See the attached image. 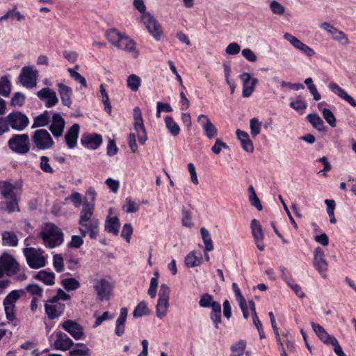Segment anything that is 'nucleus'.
<instances>
[{
	"label": "nucleus",
	"mask_w": 356,
	"mask_h": 356,
	"mask_svg": "<svg viewBox=\"0 0 356 356\" xmlns=\"http://www.w3.org/2000/svg\"><path fill=\"white\" fill-rule=\"evenodd\" d=\"M92 207L85 205L80 211L79 230L82 236L88 235L91 239H96L99 233V220L93 217Z\"/></svg>",
	"instance_id": "nucleus-1"
},
{
	"label": "nucleus",
	"mask_w": 356,
	"mask_h": 356,
	"mask_svg": "<svg viewBox=\"0 0 356 356\" xmlns=\"http://www.w3.org/2000/svg\"><path fill=\"white\" fill-rule=\"evenodd\" d=\"M106 38L118 49L131 54L134 58L138 56V51L135 47V42L128 35L120 33L115 29H111L106 31Z\"/></svg>",
	"instance_id": "nucleus-2"
},
{
	"label": "nucleus",
	"mask_w": 356,
	"mask_h": 356,
	"mask_svg": "<svg viewBox=\"0 0 356 356\" xmlns=\"http://www.w3.org/2000/svg\"><path fill=\"white\" fill-rule=\"evenodd\" d=\"M47 248H54L63 243L62 230L54 224L48 223L40 234Z\"/></svg>",
	"instance_id": "nucleus-3"
},
{
	"label": "nucleus",
	"mask_w": 356,
	"mask_h": 356,
	"mask_svg": "<svg viewBox=\"0 0 356 356\" xmlns=\"http://www.w3.org/2000/svg\"><path fill=\"white\" fill-rule=\"evenodd\" d=\"M20 271V266L10 254L3 253L0 256V278L6 275L13 277Z\"/></svg>",
	"instance_id": "nucleus-4"
},
{
	"label": "nucleus",
	"mask_w": 356,
	"mask_h": 356,
	"mask_svg": "<svg viewBox=\"0 0 356 356\" xmlns=\"http://www.w3.org/2000/svg\"><path fill=\"white\" fill-rule=\"evenodd\" d=\"M8 145L13 152L19 154H25L30 150V140L26 134L14 135L9 139Z\"/></svg>",
	"instance_id": "nucleus-5"
},
{
	"label": "nucleus",
	"mask_w": 356,
	"mask_h": 356,
	"mask_svg": "<svg viewBox=\"0 0 356 356\" xmlns=\"http://www.w3.org/2000/svg\"><path fill=\"white\" fill-rule=\"evenodd\" d=\"M170 289L166 284H162L159 291V299L156 307V316L163 318L166 316L169 307Z\"/></svg>",
	"instance_id": "nucleus-6"
},
{
	"label": "nucleus",
	"mask_w": 356,
	"mask_h": 356,
	"mask_svg": "<svg viewBox=\"0 0 356 356\" xmlns=\"http://www.w3.org/2000/svg\"><path fill=\"white\" fill-rule=\"evenodd\" d=\"M32 141L35 146L41 150L51 149L54 145V142L49 133L43 129H38L33 132Z\"/></svg>",
	"instance_id": "nucleus-7"
},
{
	"label": "nucleus",
	"mask_w": 356,
	"mask_h": 356,
	"mask_svg": "<svg viewBox=\"0 0 356 356\" xmlns=\"http://www.w3.org/2000/svg\"><path fill=\"white\" fill-rule=\"evenodd\" d=\"M140 19L152 36L156 40L159 41L162 37L163 31L157 19L149 13L142 15Z\"/></svg>",
	"instance_id": "nucleus-8"
},
{
	"label": "nucleus",
	"mask_w": 356,
	"mask_h": 356,
	"mask_svg": "<svg viewBox=\"0 0 356 356\" xmlns=\"http://www.w3.org/2000/svg\"><path fill=\"white\" fill-rule=\"evenodd\" d=\"M24 254L28 265L31 268L38 269L45 266L46 259L40 250L33 248H24Z\"/></svg>",
	"instance_id": "nucleus-9"
},
{
	"label": "nucleus",
	"mask_w": 356,
	"mask_h": 356,
	"mask_svg": "<svg viewBox=\"0 0 356 356\" xmlns=\"http://www.w3.org/2000/svg\"><path fill=\"white\" fill-rule=\"evenodd\" d=\"M38 76V72L33 67L25 66L22 69L19 81L23 86L33 88L37 85Z\"/></svg>",
	"instance_id": "nucleus-10"
},
{
	"label": "nucleus",
	"mask_w": 356,
	"mask_h": 356,
	"mask_svg": "<svg viewBox=\"0 0 356 356\" xmlns=\"http://www.w3.org/2000/svg\"><path fill=\"white\" fill-rule=\"evenodd\" d=\"M133 117L134 130L137 133L138 141L141 145H144L147 140V136L143 124L142 113L138 107L134 108Z\"/></svg>",
	"instance_id": "nucleus-11"
},
{
	"label": "nucleus",
	"mask_w": 356,
	"mask_h": 356,
	"mask_svg": "<svg viewBox=\"0 0 356 356\" xmlns=\"http://www.w3.org/2000/svg\"><path fill=\"white\" fill-rule=\"evenodd\" d=\"M8 123L13 129L23 131L29 124V118L19 111L10 113L8 115Z\"/></svg>",
	"instance_id": "nucleus-12"
},
{
	"label": "nucleus",
	"mask_w": 356,
	"mask_h": 356,
	"mask_svg": "<svg viewBox=\"0 0 356 356\" xmlns=\"http://www.w3.org/2000/svg\"><path fill=\"white\" fill-rule=\"evenodd\" d=\"M314 266L323 278L327 277L328 264L325 259L324 251L320 247L316 248L314 252Z\"/></svg>",
	"instance_id": "nucleus-13"
},
{
	"label": "nucleus",
	"mask_w": 356,
	"mask_h": 356,
	"mask_svg": "<svg viewBox=\"0 0 356 356\" xmlns=\"http://www.w3.org/2000/svg\"><path fill=\"white\" fill-rule=\"evenodd\" d=\"M113 284L106 279H99L94 285L97 296L100 300H108L113 290Z\"/></svg>",
	"instance_id": "nucleus-14"
},
{
	"label": "nucleus",
	"mask_w": 356,
	"mask_h": 356,
	"mask_svg": "<svg viewBox=\"0 0 356 356\" xmlns=\"http://www.w3.org/2000/svg\"><path fill=\"white\" fill-rule=\"evenodd\" d=\"M62 328L68 332L74 339L81 340L84 338L83 327L72 320H67L61 324Z\"/></svg>",
	"instance_id": "nucleus-15"
},
{
	"label": "nucleus",
	"mask_w": 356,
	"mask_h": 356,
	"mask_svg": "<svg viewBox=\"0 0 356 356\" xmlns=\"http://www.w3.org/2000/svg\"><path fill=\"white\" fill-rule=\"evenodd\" d=\"M250 228L252 235L253 236L257 248L261 251L264 250V234L260 222L256 219L252 220L250 223Z\"/></svg>",
	"instance_id": "nucleus-16"
},
{
	"label": "nucleus",
	"mask_w": 356,
	"mask_h": 356,
	"mask_svg": "<svg viewBox=\"0 0 356 356\" xmlns=\"http://www.w3.org/2000/svg\"><path fill=\"white\" fill-rule=\"evenodd\" d=\"M37 96L40 99L44 101L47 108H51L58 102L56 92L48 87L39 90L37 92Z\"/></svg>",
	"instance_id": "nucleus-17"
},
{
	"label": "nucleus",
	"mask_w": 356,
	"mask_h": 356,
	"mask_svg": "<svg viewBox=\"0 0 356 356\" xmlns=\"http://www.w3.org/2000/svg\"><path fill=\"white\" fill-rule=\"evenodd\" d=\"M240 79L243 81V96L249 97L254 90V88L258 83V79L252 77L250 74L244 72L240 75Z\"/></svg>",
	"instance_id": "nucleus-18"
},
{
	"label": "nucleus",
	"mask_w": 356,
	"mask_h": 356,
	"mask_svg": "<svg viewBox=\"0 0 356 356\" xmlns=\"http://www.w3.org/2000/svg\"><path fill=\"white\" fill-rule=\"evenodd\" d=\"M284 38L285 40L289 41L291 45L301 51L304 54H305L308 57H312L315 54V51L313 49L309 47L306 44L302 42L298 38L293 36L292 34L289 33H286L284 35Z\"/></svg>",
	"instance_id": "nucleus-19"
},
{
	"label": "nucleus",
	"mask_w": 356,
	"mask_h": 356,
	"mask_svg": "<svg viewBox=\"0 0 356 356\" xmlns=\"http://www.w3.org/2000/svg\"><path fill=\"white\" fill-rule=\"evenodd\" d=\"M81 143L88 149H96L102 143V138L98 134L86 133L82 135Z\"/></svg>",
	"instance_id": "nucleus-20"
},
{
	"label": "nucleus",
	"mask_w": 356,
	"mask_h": 356,
	"mask_svg": "<svg viewBox=\"0 0 356 356\" xmlns=\"http://www.w3.org/2000/svg\"><path fill=\"white\" fill-rule=\"evenodd\" d=\"M56 339L54 342V349L57 350H68L74 344L73 341L61 331L56 333Z\"/></svg>",
	"instance_id": "nucleus-21"
},
{
	"label": "nucleus",
	"mask_w": 356,
	"mask_h": 356,
	"mask_svg": "<svg viewBox=\"0 0 356 356\" xmlns=\"http://www.w3.org/2000/svg\"><path fill=\"white\" fill-rule=\"evenodd\" d=\"M65 125V121L60 115L59 113H54L52 115L49 130L55 138H59L63 135Z\"/></svg>",
	"instance_id": "nucleus-22"
},
{
	"label": "nucleus",
	"mask_w": 356,
	"mask_h": 356,
	"mask_svg": "<svg viewBox=\"0 0 356 356\" xmlns=\"http://www.w3.org/2000/svg\"><path fill=\"white\" fill-rule=\"evenodd\" d=\"M65 306L64 304L56 302L51 303L50 300L44 304L45 313L49 319H55L58 318L65 311Z\"/></svg>",
	"instance_id": "nucleus-23"
},
{
	"label": "nucleus",
	"mask_w": 356,
	"mask_h": 356,
	"mask_svg": "<svg viewBox=\"0 0 356 356\" xmlns=\"http://www.w3.org/2000/svg\"><path fill=\"white\" fill-rule=\"evenodd\" d=\"M321 27L330 33L334 40H337L345 45L349 44V39L348 36L343 31L338 30L330 23L323 22L321 24Z\"/></svg>",
	"instance_id": "nucleus-24"
},
{
	"label": "nucleus",
	"mask_w": 356,
	"mask_h": 356,
	"mask_svg": "<svg viewBox=\"0 0 356 356\" xmlns=\"http://www.w3.org/2000/svg\"><path fill=\"white\" fill-rule=\"evenodd\" d=\"M79 129L78 124H74L65 135V140L70 149H74L76 146Z\"/></svg>",
	"instance_id": "nucleus-25"
},
{
	"label": "nucleus",
	"mask_w": 356,
	"mask_h": 356,
	"mask_svg": "<svg viewBox=\"0 0 356 356\" xmlns=\"http://www.w3.org/2000/svg\"><path fill=\"white\" fill-rule=\"evenodd\" d=\"M58 90L62 104L70 108L72 105V89L61 83H58Z\"/></svg>",
	"instance_id": "nucleus-26"
},
{
	"label": "nucleus",
	"mask_w": 356,
	"mask_h": 356,
	"mask_svg": "<svg viewBox=\"0 0 356 356\" xmlns=\"http://www.w3.org/2000/svg\"><path fill=\"white\" fill-rule=\"evenodd\" d=\"M211 307V312L210 314V318L211 319L214 327L219 329V325L221 323V305L214 301L210 306Z\"/></svg>",
	"instance_id": "nucleus-27"
},
{
	"label": "nucleus",
	"mask_w": 356,
	"mask_h": 356,
	"mask_svg": "<svg viewBox=\"0 0 356 356\" xmlns=\"http://www.w3.org/2000/svg\"><path fill=\"white\" fill-rule=\"evenodd\" d=\"M128 310L126 307L120 309V316L118 318L115 323V333L116 335L120 337L124 333V323L127 317Z\"/></svg>",
	"instance_id": "nucleus-28"
},
{
	"label": "nucleus",
	"mask_w": 356,
	"mask_h": 356,
	"mask_svg": "<svg viewBox=\"0 0 356 356\" xmlns=\"http://www.w3.org/2000/svg\"><path fill=\"white\" fill-rule=\"evenodd\" d=\"M120 224L118 217H107L105 221V230L108 233L118 235L119 233Z\"/></svg>",
	"instance_id": "nucleus-29"
},
{
	"label": "nucleus",
	"mask_w": 356,
	"mask_h": 356,
	"mask_svg": "<svg viewBox=\"0 0 356 356\" xmlns=\"http://www.w3.org/2000/svg\"><path fill=\"white\" fill-rule=\"evenodd\" d=\"M202 261L201 254L197 255L195 252L188 253L184 259L185 264L188 268H194L200 266Z\"/></svg>",
	"instance_id": "nucleus-30"
},
{
	"label": "nucleus",
	"mask_w": 356,
	"mask_h": 356,
	"mask_svg": "<svg viewBox=\"0 0 356 356\" xmlns=\"http://www.w3.org/2000/svg\"><path fill=\"white\" fill-rule=\"evenodd\" d=\"M15 186L8 181H0V193L5 199L15 196Z\"/></svg>",
	"instance_id": "nucleus-31"
},
{
	"label": "nucleus",
	"mask_w": 356,
	"mask_h": 356,
	"mask_svg": "<svg viewBox=\"0 0 356 356\" xmlns=\"http://www.w3.org/2000/svg\"><path fill=\"white\" fill-rule=\"evenodd\" d=\"M50 122L49 112L44 111L42 114L36 116L33 120V124L32 129L37 127H44L47 125Z\"/></svg>",
	"instance_id": "nucleus-32"
},
{
	"label": "nucleus",
	"mask_w": 356,
	"mask_h": 356,
	"mask_svg": "<svg viewBox=\"0 0 356 356\" xmlns=\"http://www.w3.org/2000/svg\"><path fill=\"white\" fill-rule=\"evenodd\" d=\"M35 278L42 282L46 285H53L54 284L55 275L54 273L40 270L36 274Z\"/></svg>",
	"instance_id": "nucleus-33"
},
{
	"label": "nucleus",
	"mask_w": 356,
	"mask_h": 356,
	"mask_svg": "<svg viewBox=\"0 0 356 356\" xmlns=\"http://www.w3.org/2000/svg\"><path fill=\"white\" fill-rule=\"evenodd\" d=\"M2 241L4 245L15 247L18 243V238L15 234L11 232H4L2 234Z\"/></svg>",
	"instance_id": "nucleus-34"
},
{
	"label": "nucleus",
	"mask_w": 356,
	"mask_h": 356,
	"mask_svg": "<svg viewBox=\"0 0 356 356\" xmlns=\"http://www.w3.org/2000/svg\"><path fill=\"white\" fill-rule=\"evenodd\" d=\"M307 119L308 122L313 126L316 129L321 131L324 130V123L321 117L316 113H310L307 115Z\"/></svg>",
	"instance_id": "nucleus-35"
},
{
	"label": "nucleus",
	"mask_w": 356,
	"mask_h": 356,
	"mask_svg": "<svg viewBox=\"0 0 356 356\" xmlns=\"http://www.w3.org/2000/svg\"><path fill=\"white\" fill-rule=\"evenodd\" d=\"M200 233H201V236H202V240H203V242H204V246H205L204 251V252L212 251L213 250V241H212L210 233L204 227H202L200 229Z\"/></svg>",
	"instance_id": "nucleus-36"
},
{
	"label": "nucleus",
	"mask_w": 356,
	"mask_h": 356,
	"mask_svg": "<svg viewBox=\"0 0 356 356\" xmlns=\"http://www.w3.org/2000/svg\"><path fill=\"white\" fill-rule=\"evenodd\" d=\"M11 92V83L8 76H3L0 78V95L8 97Z\"/></svg>",
	"instance_id": "nucleus-37"
},
{
	"label": "nucleus",
	"mask_w": 356,
	"mask_h": 356,
	"mask_svg": "<svg viewBox=\"0 0 356 356\" xmlns=\"http://www.w3.org/2000/svg\"><path fill=\"white\" fill-rule=\"evenodd\" d=\"M165 124L168 130L172 136H177L180 132V128L177 123H176L171 116H166L165 118Z\"/></svg>",
	"instance_id": "nucleus-38"
},
{
	"label": "nucleus",
	"mask_w": 356,
	"mask_h": 356,
	"mask_svg": "<svg viewBox=\"0 0 356 356\" xmlns=\"http://www.w3.org/2000/svg\"><path fill=\"white\" fill-rule=\"evenodd\" d=\"M127 85L131 90L136 92L141 85V79L134 74H131L127 77Z\"/></svg>",
	"instance_id": "nucleus-39"
},
{
	"label": "nucleus",
	"mask_w": 356,
	"mask_h": 356,
	"mask_svg": "<svg viewBox=\"0 0 356 356\" xmlns=\"http://www.w3.org/2000/svg\"><path fill=\"white\" fill-rule=\"evenodd\" d=\"M159 273L158 271H155L154 273V277L151 278L149 288L147 291L148 295L152 298H154L156 296L157 287L159 285Z\"/></svg>",
	"instance_id": "nucleus-40"
},
{
	"label": "nucleus",
	"mask_w": 356,
	"mask_h": 356,
	"mask_svg": "<svg viewBox=\"0 0 356 356\" xmlns=\"http://www.w3.org/2000/svg\"><path fill=\"white\" fill-rule=\"evenodd\" d=\"M70 356H90V349L83 343H76V348L70 352Z\"/></svg>",
	"instance_id": "nucleus-41"
},
{
	"label": "nucleus",
	"mask_w": 356,
	"mask_h": 356,
	"mask_svg": "<svg viewBox=\"0 0 356 356\" xmlns=\"http://www.w3.org/2000/svg\"><path fill=\"white\" fill-rule=\"evenodd\" d=\"M249 192V201L252 205L254 206L257 210L261 211L263 207L260 202L259 197H257L255 190L252 186L248 187Z\"/></svg>",
	"instance_id": "nucleus-42"
},
{
	"label": "nucleus",
	"mask_w": 356,
	"mask_h": 356,
	"mask_svg": "<svg viewBox=\"0 0 356 356\" xmlns=\"http://www.w3.org/2000/svg\"><path fill=\"white\" fill-rule=\"evenodd\" d=\"M97 193L93 188H90L86 192V200L83 202L82 208L85 205L92 207V211L95 210V202L96 200Z\"/></svg>",
	"instance_id": "nucleus-43"
},
{
	"label": "nucleus",
	"mask_w": 356,
	"mask_h": 356,
	"mask_svg": "<svg viewBox=\"0 0 356 356\" xmlns=\"http://www.w3.org/2000/svg\"><path fill=\"white\" fill-rule=\"evenodd\" d=\"M24 294L22 290H13L3 300V303L15 305V302Z\"/></svg>",
	"instance_id": "nucleus-44"
},
{
	"label": "nucleus",
	"mask_w": 356,
	"mask_h": 356,
	"mask_svg": "<svg viewBox=\"0 0 356 356\" xmlns=\"http://www.w3.org/2000/svg\"><path fill=\"white\" fill-rule=\"evenodd\" d=\"M62 285L67 291H74L80 287L79 282L72 277L63 280Z\"/></svg>",
	"instance_id": "nucleus-45"
},
{
	"label": "nucleus",
	"mask_w": 356,
	"mask_h": 356,
	"mask_svg": "<svg viewBox=\"0 0 356 356\" xmlns=\"http://www.w3.org/2000/svg\"><path fill=\"white\" fill-rule=\"evenodd\" d=\"M7 200L4 203H1V209L3 208V205L5 204L6 206V210L8 213H12L15 211L19 210L18 204L16 200L15 196L9 197L8 199H6Z\"/></svg>",
	"instance_id": "nucleus-46"
},
{
	"label": "nucleus",
	"mask_w": 356,
	"mask_h": 356,
	"mask_svg": "<svg viewBox=\"0 0 356 356\" xmlns=\"http://www.w3.org/2000/svg\"><path fill=\"white\" fill-rule=\"evenodd\" d=\"M123 210L128 213H136L139 209V205L136 204L131 197H127L125 204L123 206Z\"/></svg>",
	"instance_id": "nucleus-47"
},
{
	"label": "nucleus",
	"mask_w": 356,
	"mask_h": 356,
	"mask_svg": "<svg viewBox=\"0 0 356 356\" xmlns=\"http://www.w3.org/2000/svg\"><path fill=\"white\" fill-rule=\"evenodd\" d=\"M245 346L246 343L245 341H239L238 343L232 346V354L230 356H242L244 353Z\"/></svg>",
	"instance_id": "nucleus-48"
},
{
	"label": "nucleus",
	"mask_w": 356,
	"mask_h": 356,
	"mask_svg": "<svg viewBox=\"0 0 356 356\" xmlns=\"http://www.w3.org/2000/svg\"><path fill=\"white\" fill-rule=\"evenodd\" d=\"M147 314V307L145 301L140 302L135 307L133 316L134 318H140Z\"/></svg>",
	"instance_id": "nucleus-49"
},
{
	"label": "nucleus",
	"mask_w": 356,
	"mask_h": 356,
	"mask_svg": "<svg viewBox=\"0 0 356 356\" xmlns=\"http://www.w3.org/2000/svg\"><path fill=\"white\" fill-rule=\"evenodd\" d=\"M202 129L204 130V134L209 139L215 138L217 135V129L211 122V121L208 122L206 124H204V127Z\"/></svg>",
	"instance_id": "nucleus-50"
},
{
	"label": "nucleus",
	"mask_w": 356,
	"mask_h": 356,
	"mask_svg": "<svg viewBox=\"0 0 356 356\" xmlns=\"http://www.w3.org/2000/svg\"><path fill=\"white\" fill-rule=\"evenodd\" d=\"M322 114L327 123L332 127H336V118L333 113L328 108L322 109Z\"/></svg>",
	"instance_id": "nucleus-51"
},
{
	"label": "nucleus",
	"mask_w": 356,
	"mask_h": 356,
	"mask_svg": "<svg viewBox=\"0 0 356 356\" xmlns=\"http://www.w3.org/2000/svg\"><path fill=\"white\" fill-rule=\"evenodd\" d=\"M307 106V103L300 99H297L290 103V107L299 112L300 114H302L305 112Z\"/></svg>",
	"instance_id": "nucleus-52"
},
{
	"label": "nucleus",
	"mask_w": 356,
	"mask_h": 356,
	"mask_svg": "<svg viewBox=\"0 0 356 356\" xmlns=\"http://www.w3.org/2000/svg\"><path fill=\"white\" fill-rule=\"evenodd\" d=\"M250 132L253 137H256L260 134L261 123L257 118H252L250 122Z\"/></svg>",
	"instance_id": "nucleus-53"
},
{
	"label": "nucleus",
	"mask_w": 356,
	"mask_h": 356,
	"mask_svg": "<svg viewBox=\"0 0 356 356\" xmlns=\"http://www.w3.org/2000/svg\"><path fill=\"white\" fill-rule=\"evenodd\" d=\"M269 7L272 13L275 15H282L285 12V8L280 3L277 1H272L270 3Z\"/></svg>",
	"instance_id": "nucleus-54"
},
{
	"label": "nucleus",
	"mask_w": 356,
	"mask_h": 356,
	"mask_svg": "<svg viewBox=\"0 0 356 356\" xmlns=\"http://www.w3.org/2000/svg\"><path fill=\"white\" fill-rule=\"evenodd\" d=\"M25 95L19 92L14 94L13 98L10 100V104L13 106H22L25 102Z\"/></svg>",
	"instance_id": "nucleus-55"
},
{
	"label": "nucleus",
	"mask_w": 356,
	"mask_h": 356,
	"mask_svg": "<svg viewBox=\"0 0 356 356\" xmlns=\"http://www.w3.org/2000/svg\"><path fill=\"white\" fill-rule=\"evenodd\" d=\"M70 75L71 77L76 81V82H79L81 86L86 88L87 87V82L86 79L81 76L79 73L76 72L72 68H69L67 70Z\"/></svg>",
	"instance_id": "nucleus-56"
},
{
	"label": "nucleus",
	"mask_w": 356,
	"mask_h": 356,
	"mask_svg": "<svg viewBox=\"0 0 356 356\" xmlns=\"http://www.w3.org/2000/svg\"><path fill=\"white\" fill-rule=\"evenodd\" d=\"M49 159L47 156H42L40 157V168L41 170L47 173H54V170L49 164Z\"/></svg>",
	"instance_id": "nucleus-57"
},
{
	"label": "nucleus",
	"mask_w": 356,
	"mask_h": 356,
	"mask_svg": "<svg viewBox=\"0 0 356 356\" xmlns=\"http://www.w3.org/2000/svg\"><path fill=\"white\" fill-rule=\"evenodd\" d=\"M53 264L55 270L60 273L64 270L63 258L60 254H54L53 257Z\"/></svg>",
	"instance_id": "nucleus-58"
},
{
	"label": "nucleus",
	"mask_w": 356,
	"mask_h": 356,
	"mask_svg": "<svg viewBox=\"0 0 356 356\" xmlns=\"http://www.w3.org/2000/svg\"><path fill=\"white\" fill-rule=\"evenodd\" d=\"M213 302V296L210 294L205 293L201 296L199 305L201 307L207 308L210 307Z\"/></svg>",
	"instance_id": "nucleus-59"
},
{
	"label": "nucleus",
	"mask_w": 356,
	"mask_h": 356,
	"mask_svg": "<svg viewBox=\"0 0 356 356\" xmlns=\"http://www.w3.org/2000/svg\"><path fill=\"white\" fill-rule=\"evenodd\" d=\"M328 88L331 92L334 93L336 95H337L341 99L343 98V95L346 94V91L341 88L337 83L332 82L330 83L328 85Z\"/></svg>",
	"instance_id": "nucleus-60"
},
{
	"label": "nucleus",
	"mask_w": 356,
	"mask_h": 356,
	"mask_svg": "<svg viewBox=\"0 0 356 356\" xmlns=\"http://www.w3.org/2000/svg\"><path fill=\"white\" fill-rule=\"evenodd\" d=\"M70 295L66 293L62 289H58L57 291V294L50 299V302L51 303H56L60 300H70Z\"/></svg>",
	"instance_id": "nucleus-61"
},
{
	"label": "nucleus",
	"mask_w": 356,
	"mask_h": 356,
	"mask_svg": "<svg viewBox=\"0 0 356 356\" xmlns=\"http://www.w3.org/2000/svg\"><path fill=\"white\" fill-rule=\"evenodd\" d=\"M65 200H70L76 208L79 207L82 202L81 195L78 192H73Z\"/></svg>",
	"instance_id": "nucleus-62"
},
{
	"label": "nucleus",
	"mask_w": 356,
	"mask_h": 356,
	"mask_svg": "<svg viewBox=\"0 0 356 356\" xmlns=\"http://www.w3.org/2000/svg\"><path fill=\"white\" fill-rule=\"evenodd\" d=\"M133 234V227L131 224H125L123 226L121 236L124 238L128 243L130 242L131 236Z\"/></svg>",
	"instance_id": "nucleus-63"
},
{
	"label": "nucleus",
	"mask_w": 356,
	"mask_h": 356,
	"mask_svg": "<svg viewBox=\"0 0 356 356\" xmlns=\"http://www.w3.org/2000/svg\"><path fill=\"white\" fill-rule=\"evenodd\" d=\"M227 148L228 146L225 143L222 142L220 139L217 138L214 145L211 147V150L215 154H219L222 149Z\"/></svg>",
	"instance_id": "nucleus-64"
}]
</instances>
